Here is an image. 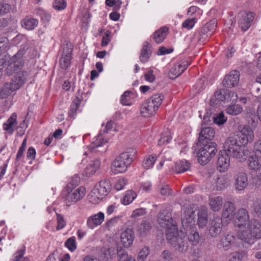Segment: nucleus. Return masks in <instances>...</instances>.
<instances>
[{
    "label": "nucleus",
    "mask_w": 261,
    "mask_h": 261,
    "mask_svg": "<svg viewBox=\"0 0 261 261\" xmlns=\"http://www.w3.org/2000/svg\"><path fill=\"white\" fill-rule=\"evenodd\" d=\"M254 137V133L249 126H240L237 134L231 135L225 141L224 148L238 161L243 162L247 159L248 150L242 146L252 142Z\"/></svg>",
    "instance_id": "obj_1"
},
{
    "label": "nucleus",
    "mask_w": 261,
    "mask_h": 261,
    "mask_svg": "<svg viewBox=\"0 0 261 261\" xmlns=\"http://www.w3.org/2000/svg\"><path fill=\"white\" fill-rule=\"evenodd\" d=\"M79 184V181L72 178L62 192V198L64 204L70 206L81 200L86 194V189L80 187L74 189Z\"/></svg>",
    "instance_id": "obj_2"
},
{
    "label": "nucleus",
    "mask_w": 261,
    "mask_h": 261,
    "mask_svg": "<svg viewBox=\"0 0 261 261\" xmlns=\"http://www.w3.org/2000/svg\"><path fill=\"white\" fill-rule=\"evenodd\" d=\"M166 236L169 243L176 251L185 253L188 250L189 244L185 238L186 234L182 231L179 232L176 226L168 229Z\"/></svg>",
    "instance_id": "obj_3"
},
{
    "label": "nucleus",
    "mask_w": 261,
    "mask_h": 261,
    "mask_svg": "<svg viewBox=\"0 0 261 261\" xmlns=\"http://www.w3.org/2000/svg\"><path fill=\"white\" fill-rule=\"evenodd\" d=\"M238 237L248 244L253 243L261 239V222L253 220L244 229L238 230Z\"/></svg>",
    "instance_id": "obj_4"
},
{
    "label": "nucleus",
    "mask_w": 261,
    "mask_h": 261,
    "mask_svg": "<svg viewBox=\"0 0 261 261\" xmlns=\"http://www.w3.org/2000/svg\"><path fill=\"white\" fill-rule=\"evenodd\" d=\"M29 72H18L12 79L0 88L2 98L9 96L13 92L19 89L24 83L29 76Z\"/></svg>",
    "instance_id": "obj_5"
},
{
    "label": "nucleus",
    "mask_w": 261,
    "mask_h": 261,
    "mask_svg": "<svg viewBox=\"0 0 261 261\" xmlns=\"http://www.w3.org/2000/svg\"><path fill=\"white\" fill-rule=\"evenodd\" d=\"M164 95L162 94H155L146 100L141 105L140 113L144 117H149L154 115L161 105Z\"/></svg>",
    "instance_id": "obj_6"
},
{
    "label": "nucleus",
    "mask_w": 261,
    "mask_h": 261,
    "mask_svg": "<svg viewBox=\"0 0 261 261\" xmlns=\"http://www.w3.org/2000/svg\"><path fill=\"white\" fill-rule=\"evenodd\" d=\"M111 190V185L108 180H101L96 185L88 195L90 202L98 203L107 196Z\"/></svg>",
    "instance_id": "obj_7"
},
{
    "label": "nucleus",
    "mask_w": 261,
    "mask_h": 261,
    "mask_svg": "<svg viewBox=\"0 0 261 261\" xmlns=\"http://www.w3.org/2000/svg\"><path fill=\"white\" fill-rule=\"evenodd\" d=\"M217 152V145L215 142H211L205 144L197 153L198 162L201 165L206 164L216 155Z\"/></svg>",
    "instance_id": "obj_8"
},
{
    "label": "nucleus",
    "mask_w": 261,
    "mask_h": 261,
    "mask_svg": "<svg viewBox=\"0 0 261 261\" xmlns=\"http://www.w3.org/2000/svg\"><path fill=\"white\" fill-rule=\"evenodd\" d=\"M24 54V50H20L16 55L11 58L10 62L8 64L5 70L7 74L10 75L15 72H16V74L18 72H27V71L22 70L19 71L22 67L24 63L23 59Z\"/></svg>",
    "instance_id": "obj_9"
},
{
    "label": "nucleus",
    "mask_w": 261,
    "mask_h": 261,
    "mask_svg": "<svg viewBox=\"0 0 261 261\" xmlns=\"http://www.w3.org/2000/svg\"><path fill=\"white\" fill-rule=\"evenodd\" d=\"M222 220L219 217H214L210 221L208 226V233L212 238L217 237L221 232Z\"/></svg>",
    "instance_id": "obj_10"
},
{
    "label": "nucleus",
    "mask_w": 261,
    "mask_h": 261,
    "mask_svg": "<svg viewBox=\"0 0 261 261\" xmlns=\"http://www.w3.org/2000/svg\"><path fill=\"white\" fill-rule=\"evenodd\" d=\"M189 62L186 59L178 61L170 69L169 76L170 79H174L181 74L189 66Z\"/></svg>",
    "instance_id": "obj_11"
},
{
    "label": "nucleus",
    "mask_w": 261,
    "mask_h": 261,
    "mask_svg": "<svg viewBox=\"0 0 261 261\" xmlns=\"http://www.w3.org/2000/svg\"><path fill=\"white\" fill-rule=\"evenodd\" d=\"M224 149V151H221L219 153L217 162V169L221 172H224L228 169L230 165L229 155L231 156L225 148Z\"/></svg>",
    "instance_id": "obj_12"
},
{
    "label": "nucleus",
    "mask_w": 261,
    "mask_h": 261,
    "mask_svg": "<svg viewBox=\"0 0 261 261\" xmlns=\"http://www.w3.org/2000/svg\"><path fill=\"white\" fill-rule=\"evenodd\" d=\"M181 221L184 227H188L194 222L195 211L191 207L185 206L182 208Z\"/></svg>",
    "instance_id": "obj_13"
},
{
    "label": "nucleus",
    "mask_w": 261,
    "mask_h": 261,
    "mask_svg": "<svg viewBox=\"0 0 261 261\" xmlns=\"http://www.w3.org/2000/svg\"><path fill=\"white\" fill-rule=\"evenodd\" d=\"M236 206L231 201H227L224 202L222 210L221 218L222 221H231L234 217L236 214Z\"/></svg>",
    "instance_id": "obj_14"
},
{
    "label": "nucleus",
    "mask_w": 261,
    "mask_h": 261,
    "mask_svg": "<svg viewBox=\"0 0 261 261\" xmlns=\"http://www.w3.org/2000/svg\"><path fill=\"white\" fill-rule=\"evenodd\" d=\"M234 180L235 189L239 191H244L248 186V176L245 172L237 173L234 177Z\"/></svg>",
    "instance_id": "obj_15"
},
{
    "label": "nucleus",
    "mask_w": 261,
    "mask_h": 261,
    "mask_svg": "<svg viewBox=\"0 0 261 261\" xmlns=\"http://www.w3.org/2000/svg\"><path fill=\"white\" fill-rule=\"evenodd\" d=\"M239 79V72L237 70H233L225 76L222 84L225 87L232 88L238 85Z\"/></svg>",
    "instance_id": "obj_16"
},
{
    "label": "nucleus",
    "mask_w": 261,
    "mask_h": 261,
    "mask_svg": "<svg viewBox=\"0 0 261 261\" xmlns=\"http://www.w3.org/2000/svg\"><path fill=\"white\" fill-rule=\"evenodd\" d=\"M108 142L107 140L102 138V134L100 133L97 136L96 140L90 145V150L93 152L103 153L106 151L107 148L103 145Z\"/></svg>",
    "instance_id": "obj_17"
},
{
    "label": "nucleus",
    "mask_w": 261,
    "mask_h": 261,
    "mask_svg": "<svg viewBox=\"0 0 261 261\" xmlns=\"http://www.w3.org/2000/svg\"><path fill=\"white\" fill-rule=\"evenodd\" d=\"M158 222L160 225L163 228L168 229L172 227V226H176L173 223V219L170 215L166 211L160 212L158 215Z\"/></svg>",
    "instance_id": "obj_18"
},
{
    "label": "nucleus",
    "mask_w": 261,
    "mask_h": 261,
    "mask_svg": "<svg viewBox=\"0 0 261 261\" xmlns=\"http://www.w3.org/2000/svg\"><path fill=\"white\" fill-rule=\"evenodd\" d=\"M72 48L67 44L63 48V52L60 60V67L64 69H67L70 65Z\"/></svg>",
    "instance_id": "obj_19"
},
{
    "label": "nucleus",
    "mask_w": 261,
    "mask_h": 261,
    "mask_svg": "<svg viewBox=\"0 0 261 261\" xmlns=\"http://www.w3.org/2000/svg\"><path fill=\"white\" fill-rule=\"evenodd\" d=\"M236 218L238 222L239 230L244 229L248 224L249 216L247 211L243 208H240L237 212Z\"/></svg>",
    "instance_id": "obj_20"
},
{
    "label": "nucleus",
    "mask_w": 261,
    "mask_h": 261,
    "mask_svg": "<svg viewBox=\"0 0 261 261\" xmlns=\"http://www.w3.org/2000/svg\"><path fill=\"white\" fill-rule=\"evenodd\" d=\"M105 215L102 212H99L89 217L87 221V225L91 229L100 225L104 220Z\"/></svg>",
    "instance_id": "obj_21"
},
{
    "label": "nucleus",
    "mask_w": 261,
    "mask_h": 261,
    "mask_svg": "<svg viewBox=\"0 0 261 261\" xmlns=\"http://www.w3.org/2000/svg\"><path fill=\"white\" fill-rule=\"evenodd\" d=\"M208 204L213 212L220 211L223 205V198L222 196H210L208 198Z\"/></svg>",
    "instance_id": "obj_22"
},
{
    "label": "nucleus",
    "mask_w": 261,
    "mask_h": 261,
    "mask_svg": "<svg viewBox=\"0 0 261 261\" xmlns=\"http://www.w3.org/2000/svg\"><path fill=\"white\" fill-rule=\"evenodd\" d=\"M247 163L250 170L257 172L261 168V157L253 153L249 156Z\"/></svg>",
    "instance_id": "obj_23"
},
{
    "label": "nucleus",
    "mask_w": 261,
    "mask_h": 261,
    "mask_svg": "<svg viewBox=\"0 0 261 261\" xmlns=\"http://www.w3.org/2000/svg\"><path fill=\"white\" fill-rule=\"evenodd\" d=\"M100 166V162L99 160H95L91 161L84 171L83 175L86 177L93 176L99 169Z\"/></svg>",
    "instance_id": "obj_24"
},
{
    "label": "nucleus",
    "mask_w": 261,
    "mask_h": 261,
    "mask_svg": "<svg viewBox=\"0 0 261 261\" xmlns=\"http://www.w3.org/2000/svg\"><path fill=\"white\" fill-rule=\"evenodd\" d=\"M136 152L135 149L129 148L127 149L125 152L121 153L117 158L122 162H125L126 164H131L133 159L135 157Z\"/></svg>",
    "instance_id": "obj_25"
},
{
    "label": "nucleus",
    "mask_w": 261,
    "mask_h": 261,
    "mask_svg": "<svg viewBox=\"0 0 261 261\" xmlns=\"http://www.w3.org/2000/svg\"><path fill=\"white\" fill-rule=\"evenodd\" d=\"M130 165V164H126L125 162H122L116 158L112 163L111 170L115 174L123 173L127 170L128 167Z\"/></svg>",
    "instance_id": "obj_26"
},
{
    "label": "nucleus",
    "mask_w": 261,
    "mask_h": 261,
    "mask_svg": "<svg viewBox=\"0 0 261 261\" xmlns=\"http://www.w3.org/2000/svg\"><path fill=\"white\" fill-rule=\"evenodd\" d=\"M134 240V232L131 229H125L121 234V241L125 247H129Z\"/></svg>",
    "instance_id": "obj_27"
},
{
    "label": "nucleus",
    "mask_w": 261,
    "mask_h": 261,
    "mask_svg": "<svg viewBox=\"0 0 261 261\" xmlns=\"http://www.w3.org/2000/svg\"><path fill=\"white\" fill-rule=\"evenodd\" d=\"M217 27V21L216 19H212L208 23L205 24L202 28L200 35H206V36L204 37L208 38L211 36L216 30Z\"/></svg>",
    "instance_id": "obj_28"
},
{
    "label": "nucleus",
    "mask_w": 261,
    "mask_h": 261,
    "mask_svg": "<svg viewBox=\"0 0 261 261\" xmlns=\"http://www.w3.org/2000/svg\"><path fill=\"white\" fill-rule=\"evenodd\" d=\"M254 18V14L249 12L239 20V26L242 31H246L249 29Z\"/></svg>",
    "instance_id": "obj_29"
},
{
    "label": "nucleus",
    "mask_w": 261,
    "mask_h": 261,
    "mask_svg": "<svg viewBox=\"0 0 261 261\" xmlns=\"http://www.w3.org/2000/svg\"><path fill=\"white\" fill-rule=\"evenodd\" d=\"M215 136V130L211 127L203 128L199 137V142H201L204 140H211Z\"/></svg>",
    "instance_id": "obj_30"
},
{
    "label": "nucleus",
    "mask_w": 261,
    "mask_h": 261,
    "mask_svg": "<svg viewBox=\"0 0 261 261\" xmlns=\"http://www.w3.org/2000/svg\"><path fill=\"white\" fill-rule=\"evenodd\" d=\"M150 48V44L147 42H145L142 47L140 56V60L142 63H145L149 60L151 54Z\"/></svg>",
    "instance_id": "obj_31"
},
{
    "label": "nucleus",
    "mask_w": 261,
    "mask_h": 261,
    "mask_svg": "<svg viewBox=\"0 0 261 261\" xmlns=\"http://www.w3.org/2000/svg\"><path fill=\"white\" fill-rule=\"evenodd\" d=\"M22 27L28 30H34L38 25V21L37 19L31 17H27L21 20Z\"/></svg>",
    "instance_id": "obj_32"
},
{
    "label": "nucleus",
    "mask_w": 261,
    "mask_h": 261,
    "mask_svg": "<svg viewBox=\"0 0 261 261\" xmlns=\"http://www.w3.org/2000/svg\"><path fill=\"white\" fill-rule=\"evenodd\" d=\"M213 185L217 190H222L228 186V179L223 176H218L215 180Z\"/></svg>",
    "instance_id": "obj_33"
},
{
    "label": "nucleus",
    "mask_w": 261,
    "mask_h": 261,
    "mask_svg": "<svg viewBox=\"0 0 261 261\" xmlns=\"http://www.w3.org/2000/svg\"><path fill=\"white\" fill-rule=\"evenodd\" d=\"M197 223L200 228H204L207 223V211L204 208L199 210L198 213Z\"/></svg>",
    "instance_id": "obj_34"
},
{
    "label": "nucleus",
    "mask_w": 261,
    "mask_h": 261,
    "mask_svg": "<svg viewBox=\"0 0 261 261\" xmlns=\"http://www.w3.org/2000/svg\"><path fill=\"white\" fill-rule=\"evenodd\" d=\"M16 114L13 113L7 122L3 124L4 129L6 131H8L10 134H12L14 131V128L16 125Z\"/></svg>",
    "instance_id": "obj_35"
},
{
    "label": "nucleus",
    "mask_w": 261,
    "mask_h": 261,
    "mask_svg": "<svg viewBox=\"0 0 261 261\" xmlns=\"http://www.w3.org/2000/svg\"><path fill=\"white\" fill-rule=\"evenodd\" d=\"M191 166L190 163L186 160H181L175 163L174 170L180 173L188 171Z\"/></svg>",
    "instance_id": "obj_36"
},
{
    "label": "nucleus",
    "mask_w": 261,
    "mask_h": 261,
    "mask_svg": "<svg viewBox=\"0 0 261 261\" xmlns=\"http://www.w3.org/2000/svg\"><path fill=\"white\" fill-rule=\"evenodd\" d=\"M151 228L150 223L147 221H143L138 226L137 232L141 237L145 236L150 231Z\"/></svg>",
    "instance_id": "obj_37"
},
{
    "label": "nucleus",
    "mask_w": 261,
    "mask_h": 261,
    "mask_svg": "<svg viewBox=\"0 0 261 261\" xmlns=\"http://www.w3.org/2000/svg\"><path fill=\"white\" fill-rule=\"evenodd\" d=\"M235 240V237L229 234H226L222 236L220 241V246L226 250L231 244H232Z\"/></svg>",
    "instance_id": "obj_38"
},
{
    "label": "nucleus",
    "mask_w": 261,
    "mask_h": 261,
    "mask_svg": "<svg viewBox=\"0 0 261 261\" xmlns=\"http://www.w3.org/2000/svg\"><path fill=\"white\" fill-rule=\"evenodd\" d=\"M168 29L166 27L162 28L155 31L153 34V39L158 44L163 41L167 35Z\"/></svg>",
    "instance_id": "obj_39"
},
{
    "label": "nucleus",
    "mask_w": 261,
    "mask_h": 261,
    "mask_svg": "<svg viewBox=\"0 0 261 261\" xmlns=\"http://www.w3.org/2000/svg\"><path fill=\"white\" fill-rule=\"evenodd\" d=\"M188 239L193 245H196L199 243L200 236L196 229H190L188 236Z\"/></svg>",
    "instance_id": "obj_40"
},
{
    "label": "nucleus",
    "mask_w": 261,
    "mask_h": 261,
    "mask_svg": "<svg viewBox=\"0 0 261 261\" xmlns=\"http://www.w3.org/2000/svg\"><path fill=\"white\" fill-rule=\"evenodd\" d=\"M158 156L155 154L148 155L143 162V167L146 169H149L152 168Z\"/></svg>",
    "instance_id": "obj_41"
},
{
    "label": "nucleus",
    "mask_w": 261,
    "mask_h": 261,
    "mask_svg": "<svg viewBox=\"0 0 261 261\" xmlns=\"http://www.w3.org/2000/svg\"><path fill=\"white\" fill-rule=\"evenodd\" d=\"M137 197L136 193L132 190L127 191L122 200V203L124 205H128L132 203Z\"/></svg>",
    "instance_id": "obj_42"
},
{
    "label": "nucleus",
    "mask_w": 261,
    "mask_h": 261,
    "mask_svg": "<svg viewBox=\"0 0 261 261\" xmlns=\"http://www.w3.org/2000/svg\"><path fill=\"white\" fill-rule=\"evenodd\" d=\"M171 139L170 132L169 129L165 130L161 134V138L158 141V144L160 146L166 144Z\"/></svg>",
    "instance_id": "obj_43"
},
{
    "label": "nucleus",
    "mask_w": 261,
    "mask_h": 261,
    "mask_svg": "<svg viewBox=\"0 0 261 261\" xmlns=\"http://www.w3.org/2000/svg\"><path fill=\"white\" fill-rule=\"evenodd\" d=\"M243 111V108L239 105H232L229 106L226 109V113L231 115H237L240 114Z\"/></svg>",
    "instance_id": "obj_44"
},
{
    "label": "nucleus",
    "mask_w": 261,
    "mask_h": 261,
    "mask_svg": "<svg viewBox=\"0 0 261 261\" xmlns=\"http://www.w3.org/2000/svg\"><path fill=\"white\" fill-rule=\"evenodd\" d=\"M81 100L77 98H76V99H74L72 101L70 106L69 112L68 113V115L69 117H73L76 115V111L79 108Z\"/></svg>",
    "instance_id": "obj_45"
},
{
    "label": "nucleus",
    "mask_w": 261,
    "mask_h": 261,
    "mask_svg": "<svg viewBox=\"0 0 261 261\" xmlns=\"http://www.w3.org/2000/svg\"><path fill=\"white\" fill-rule=\"evenodd\" d=\"M251 211L255 213L257 217L261 218V200L257 199L253 202L251 206Z\"/></svg>",
    "instance_id": "obj_46"
},
{
    "label": "nucleus",
    "mask_w": 261,
    "mask_h": 261,
    "mask_svg": "<svg viewBox=\"0 0 261 261\" xmlns=\"http://www.w3.org/2000/svg\"><path fill=\"white\" fill-rule=\"evenodd\" d=\"M246 256L247 254L245 251H237L232 254L228 261H242V259Z\"/></svg>",
    "instance_id": "obj_47"
},
{
    "label": "nucleus",
    "mask_w": 261,
    "mask_h": 261,
    "mask_svg": "<svg viewBox=\"0 0 261 261\" xmlns=\"http://www.w3.org/2000/svg\"><path fill=\"white\" fill-rule=\"evenodd\" d=\"M65 246L71 251H73L76 248L75 239L74 237H71L67 240L65 243Z\"/></svg>",
    "instance_id": "obj_48"
},
{
    "label": "nucleus",
    "mask_w": 261,
    "mask_h": 261,
    "mask_svg": "<svg viewBox=\"0 0 261 261\" xmlns=\"http://www.w3.org/2000/svg\"><path fill=\"white\" fill-rule=\"evenodd\" d=\"M130 92L125 91L121 96V102L122 105L125 106H130L131 105V98L130 97Z\"/></svg>",
    "instance_id": "obj_49"
},
{
    "label": "nucleus",
    "mask_w": 261,
    "mask_h": 261,
    "mask_svg": "<svg viewBox=\"0 0 261 261\" xmlns=\"http://www.w3.org/2000/svg\"><path fill=\"white\" fill-rule=\"evenodd\" d=\"M149 253V249L148 247H144L139 252L138 261H144Z\"/></svg>",
    "instance_id": "obj_50"
},
{
    "label": "nucleus",
    "mask_w": 261,
    "mask_h": 261,
    "mask_svg": "<svg viewBox=\"0 0 261 261\" xmlns=\"http://www.w3.org/2000/svg\"><path fill=\"white\" fill-rule=\"evenodd\" d=\"M214 122L218 125H221L226 121V118H225L223 113H219L218 115L213 117Z\"/></svg>",
    "instance_id": "obj_51"
},
{
    "label": "nucleus",
    "mask_w": 261,
    "mask_h": 261,
    "mask_svg": "<svg viewBox=\"0 0 261 261\" xmlns=\"http://www.w3.org/2000/svg\"><path fill=\"white\" fill-rule=\"evenodd\" d=\"M66 7V3L64 0H55L53 3V7L57 10L64 9Z\"/></svg>",
    "instance_id": "obj_52"
},
{
    "label": "nucleus",
    "mask_w": 261,
    "mask_h": 261,
    "mask_svg": "<svg viewBox=\"0 0 261 261\" xmlns=\"http://www.w3.org/2000/svg\"><path fill=\"white\" fill-rule=\"evenodd\" d=\"M27 146V139L23 140L16 155V161H18L23 155V152Z\"/></svg>",
    "instance_id": "obj_53"
},
{
    "label": "nucleus",
    "mask_w": 261,
    "mask_h": 261,
    "mask_svg": "<svg viewBox=\"0 0 261 261\" xmlns=\"http://www.w3.org/2000/svg\"><path fill=\"white\" fill-rule=\"evenodd\" d=\"M12 7L9 4L0 3V16L9 13Z\"/></svg>",
    "instance_id": "obj_54"
},
{
    "label": "nucleus",
    "mask_w": 261,
    "mask_h": 261,
    "mask_svg": "<svg viewBox=\"0 0 261 261\" xmlns=\"http://www.w3.org/2000/svg\"><path fill=\"white\" fill-rule=\"evenodd\" d=\"M253 153L261 157V139L255 142L253 145Z\"/></svg>",
    "instance_id": "obj_55"
},
{
    "label": "nucleus",
    "mask_w": 261,
    "mask_h": 261,
    "mask_svg": "<svg viewBox=\"0 0 261 261\" xmlns=\"http://www.w3.org/2000/svg\"><path fill=\"white\" fill-rule=\"evenodd\" d=\"M127 184V179L123 178L117 180L115 187L117 191H119L122 190Z\"/></svg>",
    "instance_id": "obj_56"
},
{
    "label": "nucleus",
    "mask_w": 261,
    "mask_h": 261,
    "mask_svg": "<svg viewBox=\"0 0 261 261\" xmlns=\"http://www.w3.org/2000/svg\"><path fill=\"white\" fill-rule=\"evenodd\" d=\"M195 23V18L188 19L184 21L182 26L183 28L187 29V30L191 29L194 25Z\"/></svg>",
    "instance_id": "obj_57"
},
{
    "label": "nucleus",
    "mask_w": 261,
    "mask_h": 261,
    "mask_svg": "<svg viewBox=\"0 0 261 261\" xmlns=\"http://www.w3.org/2000/svg\"><path fill=\"white\" fill-rule=\"evenodd\" d=\"M57 220L58 225L57 226V229L60 230L63 228L66 225V222L64 220L63 216L60 214L57 215Z\"/></svg>",
    "instance_id": "obj_58"
},
{
    "label": "nucleus",
    "mask_w": 261,
    "mask_h": 261,
    "mask_svg": "<svg viewBox=\"0 0 261 261\" xmlns=\"http://www.w3.org/2000/svg\"><path fill=\"white\" fill-rule=\"evenodd\" d=\"M118 259L120 261H126L129 258L127 254L123 249L117 250Z\"/></svg>",
    "instance_id": "obj_59"
},
{
    "label": "nucleus",
    "mask_w": 261,
    "mask_h": 261,
    "mask_svg": "<svg viewBox=\"0 0 261 261\" xmlns=\"http://www.w3.org/2000/svg\"><path fill=\"white\" fill-rule=\"evenodd\" d=\"M224 90L222 89L217 90L214 94L216 99L219 101H223L226 98L224 95Z\"/></svg>",
    "instance_id": "obj_60"
},
{
    "label": "nucleus",
    "mask_w": 261,
    "mask_h": 261,
    "mask_svg": "<svg viewBox=\"0 0 261 261\" xmlns=\"http://www.w3.org/2000/svg\"><path fill=\"white\" fill-rule=\"evenodd\" d=\"M252 92L255 97L261 99V85H254L252 87Z\"/></svg>",
    "instance_id": "obj_61"
},
{
    "label": "nucleus",
    "mask_w": 261,
    "mask_h": 261,
    "mask_svg": "<svg viewBox=\"0 0 261 261\" xmlns=\"http://www.w3.org/2000/svg\"><path fill=\"white\" fill-rule=\"evenodd\" d=\"M146 213V210L143 208H138L134 210L132 214V217L136 218L141 216H143Z\"/></svg>",
    "instance_id": "obj_62"
},
{
    "label": "nucleus",
    "mask_w": 261,
    "mask_h": 261,
    "mask_svg": "<svg viewBox=\"0 0 261 261\" xmlns=\"http://www.w3.org/2000/svg\"><path fill=\"white\" fill-rule=\"evenodd\" d=\"M27 158L31 161L34 160L35 159L36 151L34 148L30 147L29 148L27 151Z\"/></svg>",
    "instance_id": "obj_63"
},
{
    "label": "nucleus",
    "mask_w": 261,
    "mask_h": 261,
    "mask_svg": "<svg viewBox=\"0 0 261 261\" xmlns=\"http://www.w3.org/2000/svg\"><path fill=\"white\" fill-rule=\"evenodd\" d=\"M144 77L146 81L149 82H153L155 79V76L153 74L152 70H149L144 74Z\"/></svg>",
    "instance_id": "obj_64"
}]
</instances>
